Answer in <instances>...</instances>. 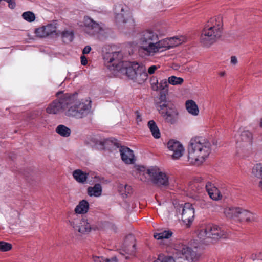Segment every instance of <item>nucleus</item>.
Wrapping results in <instances>:
<instances>
[{"instance_id": "obj_1", "label": "nucleus", "mask_w": 262, "mask_h": 262, "mask_svg": "<svg viewBox=\"0 0 262 262\" xmlns=\"http://www.w3.org/2000/svg\"><path fill=\"white\" fill-rule=\"evenodd\" d=\"M62 93L59 91L56 93L59 98L51 103L46 108L47 113L56 114L61 111H65V115L69 117L82 118L89 113L91 106V101H86V103L77 99V93H66L60 97L59 95Z\"/></svg>"}, {"instance_id": "obj_2", "label": "nucleus", "mask_w": 262, "mask_h": 262, "mask_svg": "<svg viewBox=\"0 0 262 262\" xmlns=\"http://www.w3.org/2000/svg\"><path fill=\"white\" fill-rule=\"evenodd\" d=\"M121 52H107L103 55L105 65L110 70L120 71L130 79L139 83L143 82L147 78L144 67L136 62L122 61Z\"/></svg>"}, {"instance_id": "obj_3", "label": "nucleus", "mask_w": 262, "mask_h": 262, "mask_svg": "<svg viewBox=\"0 0 262 262\" xmlns=\"http://www.w3.org/2000/svg\"><path fill=\"white\" fill-rule=\"evenodd\" d=\"M211 144L203 137H196L191 139L188 146V161L193 164H201L209 155Z\"/></svg>"}, {"instance_id": "obj_4", "label": "nucleus", "mask_w": 262, "mask_h": 262, "mask_svg": "<svg viewBox=\"0 0 262 262\" xmlns=\"http://www.w3.org/2000/svg\"><path fill=\"white\" fill-rule=\"evenodd\" d=\"M222 18L221 16H218L215 19H211L205 25L200 36V42L203 46L209 47L221 37L222 25L220 21Z\"/></svg>"}, {"instance_id": "obj_5", "label": "nucleus", "mask_w": 262, "mask_h": 262, "mask_svg": "<svg viewBox=\"0 0 262 262\" xmlns=\"http://www.w3.org/2000/svg\"><path fill=\"white\" fill-rule=\"evenodd\" d=\"M156 108L165 122L174 124L178 120L179 113L174 104L165 97L164 95L159 98Z\"/></svg>"}, {"instance_id": "obj_6", "label": "nucleus", "mask_w": 262, "mask_h": 262, "mask_svg": "<svg viewBox=\"0 0 262 262\" xmlns=\"http://www.w3.org/2000/svg\"><path fill=\"white\" fill-rule=\"evenodd\" d=\"M100 144L106 147L110 145L112 147L120 148L119 151L121 159L123 162L128 164H133L135 162V156L133 150L127 147L121 146L120 144L116 139L112 138L107 139L103 141H101Z\"/></svg>"}, {"instance_id": "obj_7", "label": "nucleus", "mask_w": 262, "mask_h": 262, "mask_svg": "<svg viewBox=\"0 0 262 262\" xmlns=\"http://www.w3.org/2000/svg\"><path fill=\"white\" fill-rule=\"evenodd\" d=\"M158 34L151 30H145L142 32L140 35L139 43L145 54L150 55L152 50L156 49L155 45L158 41Z\"/></svg>"}, {"instance_id": "obj_8", "label": "nucleus", "mask_w": 262, "mask_h": 262, "mask_svg": "<svg viewBox=\"0 0 262 262\" xmlns=\"http://www.w3.org/2000/svg\"><path fill=\"white\" fill-rule=\"evenodd\" d=\"M115 18L118 24H124V27L129 29H133L135 26L134 20L132 18H128L129 13L125 10L122 4L115 5L114 9Z\"/></svg>"}, {"instance_id": "obj_9", "label": "nucleus", "mask_w": 262, "mask_h": 262, "mask_svg": "<svg viewBox=\"0 0 262 262\" xmlns=\"http://www.w3.org/2000/svg\"><path fill=\"white\" fill-rule=\"evenodd\" d=\"M151 181L159 187H167L169 185L168 178L165 173L160 171L157 168H151L146 171Z\"/></svg>"}, {"instance_id": "obj_10", "label": "nucleus", "mask_w": 262, "mask_h": 262, "mask_svg": "<svg viewBox=\"0 0 262 262\" xmlns=\"http://www.w3.org/2000/svg\"><path fill=\"white\" fill-rule=\"evenodd\" d=\"M179 211L182 212V220L186 225H189L192 223L194 217V209L191 204L185 203L180 207Z\"/></svg>"}, {"instance_id": "obj_11", "label": "nucleus", "mask_w": 262, "mask_h": 262, "mask_svg": "<svg viewBox=\"0 0 262 262\" xmlns=\"http://www.w3.org/2000/svg\"><path fill=\"white\" fill-rule=\"evenodd\" d=\"M85 31L91 35L100 34L103 31V27L88 16H85L83 19Z\"/></svg>"}, {"instance_id": "obj_12", "label": "nucleus", "mask_w": 262, "mask_h": 262, "mask_svg": "<svg viewBox=\"0 0 262 262\" xmlns=\"http://www.w3.org/2000/svg\"><path fill=\"white\" fill-rule=\"evenodd\" d=\"M167 148L172 154L171 155L172 159H179L183 155L184 148L180 142L173 139L170 140L167 144Z\"/></svg>"}, {"instance_id": "obj_13", "label": "nucleus", "mask_w": 262, "mask_h": 262, "mask_svg": "<svg viewBox=\"0 0 262 262\" xmlns=\"http://www.w3.org/2000/svg\"><path fill=\"white\" fill-rule=\"evenodd\" d=\"M205 234V236L208 238L218 239L224 237L225 232L221 230L216 225L212 224L208 225L204 229L201 231Z\"/></svg>"}, {"instance_id": "obj_14", "label": "nucleus", "mask_w": 262, "mask_h": 262, "mask_svg": "<svg viewBox=\"0 0 262 262\" xmlns=\"http://www.w3.org/2000/svg\"><path fill=\"white\" fill-rule=\"evenodd\" d=\"M35 33L36 36L39 37H45L50 35H59L56 32V27L52 24L36 29Z\"/></svg>"}, {"instance_id": "obj_15", "label": "nucleus", "mask_w": 262, "mask_h": 262, "mask_svg": "<svg viewBox=\"0 0 262 262\" xmlns=\"http://www.w3.org/2000/svg\"><path fill=\"white\" fill-rule=\"evenodd\" d=\"M70 225L75 230H77L82 234L89 233L91 230V225L85 219H82L79 223L78 220H74L70 222Z\"/></svg>"}, {"instance_id": "obj_16", "label": "nucleus", "mask_w": 262, "mask_h": 262, "mask_svg": "<svg viewBox=\"0 0 262 262\" xmlns=\"http://www.w3.org/2000/svg\"><path fill=\"white\" fill-rule=\"evenodd\" d=\"M154 79H152L151 80L152 82L151 83L152 90L154 91H160L159 98L163 95H164L165 97H166V94L168 93V82L167 81L166 79L161 80L160 83H159L158 80L156 79L155 82H154Z\"/></svg>"}, {"instance_id": "obj_17", "label": "nucleus", "mask_w": 262, "mask_h": 262, "mask_svg": "<svg viewBox=\"0 0 262 262\" xmlns=\"http://www.w3.org/2000/svg\"><path fill=\"white\" fill-rule=\"evenodd\" d=\"M205 188L210 198L213 200H218L222 199V195L220 191L211 182H208L206 184Z\"/></svg>"}, {"instance_id": "obj_18", "label": "nucleus", "mask_w": 262, "mask_h": 262, "mask_svg": "<svg viewBox=\"0 0 262 262\" xmlns=\"http://www.w3.org/2000/svg\"><path fill=\"white\" fill-rule=\"evenodd\" d=\"M170 44H171V43L169 42V38L160 40L159 37L158 36V41L155 45V48H156V49L152 50L151 54H154L158 52H161L164 50L170 49Z\"/></svg>"}, {"instance_id": "obj_19", "label": "nucleus", "mask_w": 262, "mask_h": 262, "mask_svg": "<svg viewBox=\"0 0 262 262\" xmlns=\"http://www.w3.org/2000/svg\"><path fill=\"white\" fill-rule=\"evenodd\" d=\"M89 173L84 172L80 169H76L73 172V177L78 183L83 184L89 178Z\"/></svg>"}, {"instance_id": "obj_20", "label": "nucleus", "mask_w": 262, "mask_h": 262, "mask_svg": "<svg viewBox=\"0 0 262 262\" xmlns=\"http://www.w3.org/2000/svg\"><path fill=\"white\" fill-rule=\"evenodd\" d=\"M240 209L239 207H229L225 209L224 213L227 217L238 218Z\"/></svg>"}, {"instance_id": "obj_21", "label": "nucleus", "mask_w": 262, "mask_h": 262, "mask_svg": "<svg viewBox=\"0 0 262 262\" xmlns=\"http://www.w3.org/2000/svg\"><path fill=\"white\" fill-rule=\"evenodd\" d=\"M89 208V204L85 200L79 202L75 209V212L78 214H84L88 212Z\"/></svg>"}, {"instance_id": "obj_22", "label": "nucleus", "mask_w": 262, "mask_h": 262, "mask_svg": "<svg viewBox=\"0 0 262 262\" xmlns=\"http://www.w3.org/2000/svg\"><path fill=\"white\" fill-rule=\"evenodd\" d=\"M238 219L242 221L251 222L255 220V217L252 213L241 208Z\"/></svg>"}, {"instance_id": "obj_23", "label": "nucleus", "mask_w": 262, "mask_h": 262, "mask_svg": "<svg viewBox=\"0 0 262 262\" xmlns=\"http://www.w3.org/2000/svg\"><path fill=\"white\" fill-rule=\"evenodd\" d=\"M102 187L99 184H96L93 187H89L87 189V192L90 196H99L102 193Z\"/></svg>"}, {"instance_id": "obj_24", "label": "nucleus", "mask_w": 262, "mask_h": 262, "mask_svg": "<svg viewBox=\"0 0 262 262\" xmlns=\"http://www.w3.org/2000/svg\"><path fill=\"white\" fill-rule=\"evenodd\" d=\"M252 173L255 177L261 179L258 183V187L262 189V163L255 165L252 168Z\"/></svg>"}, {"instance_id": "obj_25", "label": "nucleus", "mask_w": 262, "mask_h": 262, "mask_svg": "<svg viewBox=\"0 0 262 262\" xmlns=\"http://www.w3.org/2000/svg\"><path fill=\"white\" fill-rule=\"evenodd\" d=\"M186 107L188 112L193 115H197L199 113V108L196 103L192 100H189L186 102Z\"/></svg>"}, {"instance_id": "obj_26", "label": "nucleus", "mask_w": 262, "mask_h": 262, "mask_svg": "<svg viewBox=\"0 0 262 262\" xmlns=\"http://www.w3.org/2000/svg\"><path fill=\"white\" fill-rule=\"evenodd\" d=\"M147 125L154 137L159 139L161 136V134L156 122L154 120H150L148 121Z\"/></svg>"}, {"instance_id": "obj_27", "label": "nucleus", "mask_w": 262, "mask_h": 262, "mask_svg": "<svg viewBox=\"0 0 262 262\" xmlns=\"http://www.w3.org/2000/svg\"><path fill=\"white\" fill-rule=\"evenodd\" d=\"M242 142L246 143L248 145H251L253 141V134L249 130H244L240 135Z\"/></svg>"}, {"instance_id": "obj_28", "label": "nucleus", "mask_w": 262, "mask_h": 262, "mask_svg": "<svg viewBox=\"0 0 262 262\" xmlns=\"http://www.w3.org/2000/svg\"><path fill=\"white\" fill-rule=\"evenodd\" d=\"M58 36L61 35L63 41L65 43H69L72 41L74 38V33L72 31L64 30L61 33L59 32Z\"/></svg>"}, {"instance_id": "obj_29", "label": "nucleus", "mask_w": 262, "mask_h": 262, "mask_svg": "<svg viewBox=\"0 0 262 262\" xmlns=\"http://www.w3.org/2000/svg\"><path fill=\"white\" fill-rule=\"evenodd\" d=\"M56 132L60 136L68 137L71 135V129L64 125H59L56 128Z\"/></svg>"}, {"instance_id": "obj_30", "label": "nucleus", "mask_w": 262, "mask_h": 262, "mask_svg": "<svg viewBox=\"0 0 262 262\" xmlns=\"http://www.w3.org/2000/svg\"><path fill=\"white\" fill-rule=\"evenodd\" d=\"M172 232L169 230H165L161 233H156L154 235V237L157 239H162L163 238H169L171 236Z\"/></svg>"}, {"instance_id": "obj_31", "label": "nucleus", "mask_w": 262, "mask_h": 262, "mask_svg": "<svg viewBox=\"0 0 262 262\" xmlns=\"http://www.w3.org/2000/svg\"><path fill=\"white\" fill-rule=\"evenodd\" d=\"M22 17L28 22H33L35 19V14L31 11L25 12L22 14Z\"/></svg>"}, {"instance_id": "obj_32", "label": "nucleus", "mask_w": 262, "mask_h": 262, "mask_svg": "<svg viewBox=\"0 0 262 262\" xmlns=\"http://www.w3.org/2000/svg\"><path fill=\"white\" fill-rule=\"evenodd\" d=\"M183 38H180L177 37H171L169 39V42L171 44L169 45L170 49L176 47L181 44L183 41Z\"/></svg>"}, {"instance_id": "obj_33", "label": "nucleus", "mask_w": 262, "mask_h": 262, "mask_svg": "<svg viewBox=\"0 0 262 262\" xmlns=\"http://www.w3.org/2000/svg\"><path fill=\"white\" fill-rule=\"evenodd\" d=\"M212 202L210 201H207L203 199H201L196 201L195 204L199 206L202 208H208L211 206Z\"/></svg>"}, {"instance_id": "obj_34", "label": "nucleus", "mask_w": 262, "mask_h": 262, "mask_svg": "<svg viewBox=\"0 0 262 262\" xmlns=\"http://www.w3.org/2000/svg\"><path fill=\"white\" fill-rule=\"evenodd\" d=\"M183 78L174 76H172L168 78V83L172 85L181 84L183 83Z\"/></svg>"}, {"instance_id": "obj_35", "label": "nucleus", "mask_w": 262, "mask_h": 262, "mask_svg": "<svg viewBox=\"0 0 262 262\" xmlns=\"http://www.w3.org/2000/svg\"><path fill=\"white\" fill-rule=\"evenodd\" d=\"M154 262H176V260L172 256H164L163 255H160Z\"/></svg>"}, {"instance_id": "obj_36", "label": "nucleus", "mask_w": 262, "mask_h": 262, "mask_svg": "<svg viewBox=\"0 0 262 262\" xmlns=\"http://www.w3.org/2000/svg\"><path fill=\"white\" fill-rule=\"evenodd\" d=\"M12 249V245L8 243L0 241V251L6 252Z\"/></svg>"}, {"instance_id": "obj_37", "label": "nucleus", "mask_w": 262, "mask_h": 262, "mask_svg": "<svg viewBox=\"0 0 262 262\" xmlns=\"http://www.w3.org/2000/svg\"><path fill=\"white\" fill-rule=\"evenodd\" d=\"M9 4V7L11 9H14L16 6L15 0H5Z\"/></svg>"}, {"instance_id": "obj_38", "label": "nucleus", "mask_w": 262, "mask_h": 262, "mask_svg": "<svg viewBox=\"0 0 262 262\" xmlns=\"http://www.w3.org/2000/svg\"><path fill=\"white\" fill-rule=\"evenodd\" d=\"M159 67L156 66H152L150 67L148 69V73L149 74H152L155 73V71L158 69Z\"/></svg>"}, {"instance_id": "obj_39", "label": "nucleus", "mask_w": 262, "mask_h": 262, "mask_svg": "<svg viewBox=\"0 0 262 262\" xmlns=\"http://www.w3.org/2000/svg\"><path fill=\"white\" fill-rule=\"evenodd\" d=\"M91 47L90 46H86L82 50L83 54H86L90 52L91 51Z\"/></svg>"}, {"instance_id": "obj_40", "label": "nucleus", "mask_w": 262, "mask_h": 262, "mask_svg": "<svg viewBox=\"0 0 262 262\" xmlns=\"http://www.w3.org/2000/svg\"><path fill=\"white\" fill-rule=\"evenodd\" d=\"M135 114L136 115V121L137 122V123H138L139 122H141L142 121L141 116L139 112L138 111H136L135 112Z\"/></svg>"}, {"instance_id": "obj_41", "label": "nucleus", "mask_w": 262, "mask_h": 262, "mask_svg": "<svg viewBox=\"0 0 262 262\" xmlns=\"http://www.w3.org/2000/svg\"><path fill=\"white\" fill-rule=\"evenodd\" d=\"M238 62L237 58L235 56H232L231 57V63L234 66L236 65Z\"/></svg>"}, {"instance_id": "obj_42", "label": "nucleus", "mask_w": 262, "mask_h": 262, "mask_svg": "<svg viewBox=\"0 0 262 262\" xmlns=\"http://www.w3.org/2000/svg\"><path fill=\"white\" fill-rule=\"evenodd\" d=\"M80 59H81V64L83 65V66H85L87 64V58H86V57L84 55L83 56H81V57H80Z\"/></svg>"}, {"instance_id": "obj_43", "label": "nucleus", "mask_w": 262, "mask_h": 262, "mask_svg": "<svg viewBox=\"0 0 262 262\" xmlns=\"http://www.w3.org/2000/svg\"><path fill=\"white\" fill-rule=\"evenodd\" d=\"M94 262H105V259H103L102 257L95 256L93 257Z\"/></svg>"}, {"instance_id": "obj_44", "label": "nucleus", "mask_w": 262, "mask_h": 262, "mask_svg": "<svg viewBox=\"0 0 262 262\" xmlns=\"http://www.w3.org/2000/svg\"><path fill=\"white\" fill-rule=\"evenodd\" d=\"M117 258L116 256L113 257L110 259H106L105 262H117Z\"/></svg>"}, {"instance_id": "obj_45", "label": "nucleus", "mask_w": 262, "mask_h": 262, "mask_svg": "<svg viewBox=\"0 0 262 262\" xmlns=\"http://www.w3.org/2000/svg\"><path fill=\"white\" fill-rule=\"evenodd\" d=\"M220 75L221 76H224L225 75V72H221L220 73Z\"/></svg>"}, {"instance_id": "obj_46", "label": "nucleus", "mask_w": 262, "mask_h": 262, "mask_svg": "<svg viewBox=\"0 0 262 262\" xmlns=\"http://www.w3.org/2000/svg\"><path fill=\"white\" fill-rule=\"evenodd\" d=\"M129 187H130L129 186H127V185H126L125 186V187H124V188H125V189H129Z\"/></svg>"}, {"instance_id": "obj_47", "label": "nucleus", "mask_w": 262, "mask_h": 262, "mask_svg": "<svg viewBox=\"0 0 262 262\" xmlns=\"http://www.w3.org/2000/svg\"><path fill=\"white\" fill-rule=\"evenodd\" d=\"M259 125H260V127H262V118L260 120Z\"/></svg>"}, {"instance_id": "obj_48", "label": "nucleus", "mask_w": 262, "mask_h": 262, "mask_svg": "<svg viewBox=\"0 0 262 262\" xmlns=\"http://www.w3.org/2000/svg\"><path fill=\"white\" fill-rule=\"evenodd\" d=\"M135 246H136V245H135V244H134V245H133V248H134V249H135Z\"/></svg>"}, {"instance_id": "obj_49", "label": "nucleus", "mask_w": 262, "mask_h": 262, "mask_svg": "<svg viewBox=\"0 0 262 262\" xmlns=\"http://www.w3.org/2000/svg\"><path fill=\"white\" fill-rule=\"evenodd\" d=\"M194 186L195 187H197L196 184H195Z\"/></svg>"}, {"instance_id": "obj_50", "label": "nucleus", "mask_w": 262, "mask_h": 262, "mask_svg": "<svg viewBox=\"0 0 262 262\" xmlns=\"http://www.w3.org/2000/svg\"><path fill=\"white\" fill-rule=\"evenodd\" d=\"M2 0H0V2L2 1Z\"/></svg>"}]
</instances>
